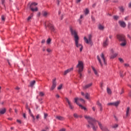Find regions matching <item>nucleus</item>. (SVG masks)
<instances>
[{"instance_id":"obj_9","label":"nucleus","mask_w":131,"mask_h":131,"mask_svg":"<svg viewBox=\"0 0 131 131\" xmlns=\"http://www.w3.org/2000/svg\"><path fill=\"white\" fill-rule=\"evenodd\" d=\"M47 27H49V28L50 29V30H51V31H55V28H54V26H53L52 24H51L50 23H49V22L47 21L46 23H45L46 28H47Z\"/></svg>"},{"instance_id":"obj_39","label":"nucleus","mask_w":131,"mask_h":131,"mask_svg":"<svg viewBox=\"0 0 131 131\" xmlns=\"http://www.w3.org/2000/svg\"><path fill=\"white\" fill-rule=\"evenodd\" d=\"M128 29H130L131 28V23H128V26H127Z\"/></svg>"},{"instance_id":"obj_50","label":"nucleus","mask_w":131,"mask_h":131,"mask_svg":"<svg viewBox=\"0 0 131 131\" xmlns=\"http://www.w3.org/2000/svg\"><path fill=\"white\" fill-rule=\"evenodd\" d=\"M55 97L56 98H57L58 99V98H60V95H59L58 94H56Z\"/></svg>"},{"instance_id":"obj_64","label":"nucleus","mask_w":131,"mask_h":131,"mask_svg":"<svg viewBox=\"0 0 131 131\" xmlns=\"http://www.w3.org/2000/svg\"><path fill=\"white\" fill-rule=\"evenodd\" d=\"M92 7H93V8H95V7H96V4H94L92 5Z\"/></svg>"},{"instance_id":"obj_54","label":"nucleus","mask_w":131,"mask_h":131,"mask_svg":"<svg viewBox=\"0 0 131 131\" xmlns=\"http://www.w3.org/2000/svg\"><path fill=\"white\" fill-rule=\"evenodd\" d=\"M92 109H93V111H96V107L93 106V107H92Z\"/></svg>"},{"instance_id":"obj_19","label":"nucleus","mask_w":131,"mask_h":131,"mask_svg":"<svg viewBox=\"0 0 131 131\" xmlns=\"http://www.w3.org/2000/svg\"><path fill=\"white\" fill-rule=\"evenodd\" d=\"M93 85V83H91L90 84H88L84 86H83V90H86L89 89V88H91V86Z\"/></svg>"},{"instance_id":"obj_21","label":"nucleus","mask_w":131,"mask_h":131,"mask_svg":"<svg viewBox=\"0 0 131 131\" xmlns=\"http://www.w3.org/2000/svg\"><path fill=\"white\" fill-rule=\"evenodd\" d=\"M130 110V108H129V107H127L126 111V116L125 117V118H126V117H127V116H128V113H129Z\"/></svg>"},{"instance_id":"obj_51","label":"nucleus","mask_w":131,"mask_h":131,"mask_svg":"<svg viewBox=\"0 0 131 131\" xmlns=\"http://www.w3.org/2000/svg\"><path fill=\"white\" fill-rule=\"evenodd\" d=\"M45 42H46V40L42 39L41 41V43H45Z\"/></svg>"},{"instance_id":"obj_23","label":"nucleus","mask_w":131,"mask_h":131,"mask_svg":"<svg viewBox=\"0 0 131 131\" xmlns=\"http://www.w3.org/2000/svg\"><path fill=\"white\" fill-rule=\"evenodd\" d=\"M83 71H78V75H79V78H82V74L81 73V72H82Z\"/></svg>"},{"instance_id":"obj_48","label":"nucleus","mask_w":131,"mask_h":131,"mask_svg":"<svg viewBox=\"0 0 131 131\" xmlns=\"http://www.w3.org/2000/svg\"><path fill=\"white\" fill-rule=\"evenodd\" d=\"M128 19V16H126L125 18H124V20H125V21H127Z\"/></svg>"},{"instance_id":"obj_6","label":"nucleus","mask_w":131,"mask_h":131,"mask_svg":"<svg viewBox=\"0 0 131 131\" xmlns=\"http://www.w3.org/2000/svg\"><path fill=\"white\" fill-rule=\"evenodd\" d=\"M76 68H78V71H83L84 64L83 61L79 60L78 61V64L76 67Z\"/></svg>"},{"instance_id":"obj_60","label":"nucleus","mask_w":131,"mask_h":131,"mask_svg":"<svg viewBox=\"0 0 131 131\" xmlns=\"http://www.w3.org/2000/svg\"><path fill=\"white\" fill-rule=\"evenodd\" d=\"M23 117H24V118H26V114H23Z\"/></svg>"},{"instance_id":"obj_13","label":"nucleus","mask_w":131,"mask_h":131,"mask_svg":"<svg viewBox=\"0 0 131 131\" xmlns=\"http://www.w3.org/2000/svg\"><path fill=\"white\" fill-rule=\"evenodd\" d=\"M65 99H66V101L68 103L69 108L71 110H73V108H74V106H73V105H72V103H71V101L70 100H69V99L67 97H66Z\"/></svg>"},{"instance_id":"obj_30","label":"nucleus","mask_w":131,"mask_h":131,"mask_svg":"<svg viewBox=\"0 0 131 131\" xmlns=\"http://www.w3.org/2000/svg\"><path fill=\"white\" fill-rule=\"evenodd\" d=\"M78 100L80 101L83 104H84V103H85V101H84V99L82 98H78Z\"/></svg>"},{"instance_id":"obj_27","label":"nucleus","mask_w":131,"mask_h":131,"mask_svg":"<svg viewBox=\"0 0 131 131\" xmlns=\"http://www.w3.org/2000/svg\"><path fill=\"white\" fill-rule=\"evenodd\" d=\"M92 70L94 71V73H95V75H98V72L97 70H96V69L92 67Z\"/></svg>"},{"instance_id":"obj_59","label":"nucleus","mask_w":131,"mask_h":131,"mask_svg":"<svg viewBox=\"0 0 131 131\" xmlns=\"http://www.w3.org/2000/svg\"><path fill=\"white\" fill-rule=\"evenodd\" d=\"M36 119H38L39 118V115H37L36 117Z\"/></svg>"},{"instance_id":"obj_49","label":"nucleus","mask_w":131,"mask_h":131,"mask_svg":"<svg viewBox=\"0 0 131 131\" xmlns=\"http://www.w3.org/2000/svg\"><path fill=\"white\" fill-rule=\"evenodd\" d=\"M59 131H66V129H65V128H62V129H61L60 130H59Z\"/></svg>"},{"instance_id":"obj_18","label":"nucleus","mask_w":131,"mask_h":131,"mask_svg":"<svg viewBox=\"0 0 131 131\" xmlns=\"http://www.w3.org/2000/svg\"><path fill=\"white\" fill-rule=\"evenodd\" d=\"M55 118L57 119L58 120L63 121L64 120V117L61 116H56L55 117Z\"/></svg>"},{"instance_id":"obj_56","label":"nucleus","mask_w":131,"mask_h":131,"mask_svg":"<svg viewBox=\"0 0 131 131\" xmlns=\"http://www.w3.org/2000/svg\"><path fill=\"white\" fill-rule=\"evenodd\" d=\"M15 90H17V91H19V90H20V88L17 86L15 88Z\"/></svg>"},{"instance_id":"obj_46","label":"nucleus","mask_w":131,"mask_h":131,"mask_svg":"<svg viewBox=\"0 0 131 131\" xmlns=\"http://www.w3.org/2000/svg\"><path fill=\"white\" fill-rule=\"evenodd\" d=\"M47 117H48V115H47V114L45 113L44 114V118L46 119V118H47Z\"/></svg>"},{"instance_id":"obj_31","label":"nucleus","mask_w":131,"mask_h":131,"mask_svg":"<svg viewBox=\"0 0 131 131\" xmlns=\"http://www.w3.org/2000/svg\"><path fill=\"white\" fill-rule=\"evenodd\" d=\"M34 84H35V80H33L30 82V86H33Z\"/></svg>"},{"instance_id":"obj_44","label":"nucleus","mask_w":131,"mask_h":131,"mask_svg":"<svg viewBox=\"0 0 131 131\" xmlns=\"http://www.w3.org/2000/svg\"><path fill=\"white\" fill-rule=\"evenodd\" d=\"M124 66H125V67H129V64L128 63H124Z\"/></svg>"},{"instance_id":"obj_55","label":"nucleus","mask_w":131,"mask_h":131,"mask_svg":"<svg viewBox=\"0 0 131 131\" xmlns=\"http://www.w3.org/2000/svg\"><path fill=\"white\" fill-rule=\"evenodd\" d=\"M100 88L101 89H103V83H100Z\"/></svg>"},{"instance_id":"obj_37","label":"nucleus","mask_w":131,"mask_h":131,"mask_svg":"<svg viewBox=\"0 0 131 131\" xmlns=\"http://www.w3.org/2000/svg\"><path fill=\"white\" fill-rule=\"evenodd\" d=\"M112 127H113V128H116L118 127V124H115L114 125H113Z\"/></svg>"},{"instance_id":"obj_25","label":"nucleus","mask_w":131,"mask_h":131,"mask_svg":"<svg viewBox=\"0 0 131 131\" xmlns=\"http://www.w3.org/2000/svg\"><path fill=\"white\" fill-rule=\"evenodd\" d=\"M117 53H115L111 56V59H114V58H116L117 57Z\"/></svg>"},{"instance_id":"obj_57","label":"nucleus","mask_w":131,"mask_h":131,"mask_svg":"<svg viewBox=\"0 0 131 131\" xmlns=\"http://www.w3.org/2000/svg\"><path fill=\"white\" fill-rule=\"evenodd\" d=\"M81 96H85V94H84V93H83L82 92L81 93Z\"/></svg>"},{"instance_id":"obj_29","label":"nucleus","mask_w":131,"mask_h":131,"mask_svg":"<svg viewBox=\"0 0 131 131\" xmlns=\"http://www.w3.org/2000/svg\"><path fill=\"white\" fill-rule=\"evenodd\" d=\"M6 113V108H3L0 111V114H5Z\"/></svg>"},{"instance_id":"obj_24","label":"nucleus","mask_w":131,"mask_h":131,"mask_svg":"<svg viewBox=\"0 0 131 131\" xmlns=\"http://www.w3.org/2000/svg\"><path fill=\"white\" fill-rule=\"evenodd\" d=\"M90 94H89L88 93H86L85 94V99H86L87 100H90Z\"/></svg>"},{"instance_id":"obj_7","label":"nucleus","mask_w":131,"mask_h":131,"mask_svg":"<svg viewBox=\"0 0 131 131\" xmlns=\"http://www.w3.org/2000/svg\"><path fill=\"white\" fill-rule=\"evenodd\" d=\"M75 40V45L76 48H80V52H82V49H83V47H82V45L80 43H79V38H78L77 39H74Z\"/></svg>"},{"instance_id":"obj_45","label":"nucleus","mask_w":131,"mask_h":131,"mask_svg":"<svg viewBox=\"0 0 131 131\" xmlns=\"http://www.w3.org/2000/svg\"><path fill=\"white\" fill-rule=\"evenodd\" d=\"M97 104L98 105V106H99V107H101L102 106V104L101 103H100L99 102H97Z\"/></svg>"},{"instance_id":"obj_41","label":"nucleus","mask_w":131,"mask_h":131,"mask_svg":"<svg viewBox=\"0 0 131 131\" xmlns=\"http://www.w3.org/2000/svg\"><path fill=\"white\" fill-rule=\"evenodd\" d=\"M74 117L75 118H78L79 116H78V115H77V114H74Z\"/></svg>"},{"instance_id":"obj_63","label":"nucleus","mask_w":131,"mask_h":131,"mask_svg":"<svg viewBox=\"0 0 131 131\" xmlns=\"http://www.w3.org/2000/svg\"><path fill=\"white\" fill-rule=\"evenodd\" d=\"M17 122H18V123H21V121L17 120Z\"/></svg>"},{"instance_id":"obj_4","label":"nucleus","mask_w":131,"mask_h":131,"mask_svg":"<svg viewBox=\"0 0 131 131\" xmlns=\"http://www.w3.org/2000/svg\"><path fill=\"white\" fill-rule=\"evenodd\" d=\"M36 6H37V3L35 2L32 3H30L28 5V8H30L32 12H37V11H38L37 7L34 8Z\"/></svg>"},{"instance_id":"obj_22","label":"nucleus","mask_w":131,"mask_h":131,"mask_svg":"<svg viewBox=\"0 0 131 131\" xmlns=\"http://www.w3.org/2000/svg\"><path fill=\"white\" fill-rule=\"evenodd\" d=\"M98 27L99 30H104V28H105V27L101 24L99 25Z\"/></svg>"},{"instance_id":"obj_28","label":"nucleus","mask_w":131,"mask_h":131,"mask_svg":"<svg viewBox=\"0 0 131 131\" xmlns=\"http://www.w3.org/2000/svg\"><path fill=\"white\" fill-rule=\"evenodd\" d=\"M107 94H108V95H111V94L112 93V92H111V89L107 88Z\"/></svg>"},{"instance_id":"obj_3","label":"nucleus","mask_w":131,"mask_h":131,"mask_svg":"<svg viewBox=\"0 0 131 131\" xmlns=\"http://www.w3.org/2000/svg\"><path fill=\"white\" fill-rule=\"evenodd\" d=\"M117 38L119 41L122 42L120 44L121 47H125L126 46V40L124 35H117Z\"/></svg>"},{"instance_id":"obj_5","label":"nucleus","mask_w":131,"mask_h":131,"mask_svg":"<svg viewBox=\"0 0 131 131\" xmlns=\"http://www.w3.org/2000/svg\"><path fill=\"white\" fill-rule=\"evenodd\" d=\"M70 31L71 32V33L72 35H73L74 37V39H77V38H79V37H78V35H77V32H76V30L74 29V28L72 26L70 27Z\"/></svg>"},{"instance_id":"obj_2","label":"nucleus","mask_w":131,"mask_h":131,"mask_svg":"<svg viewBox=\"0 0 131 131\" xmlns=\"http://www.w3.org/2000/svg\"><path fill=\"white\" fill-rule=\"evenodd\" d=\"M97 58L101 67H103V64H104V65H107V61H106V58H105V55H104V53H102L100 54V56L97 55Z\"/></svg>"},{"instance_id":"obj_53","label":"nucleus","mask_w":131,"mask_h":131,"mask_svg":"<svg viewBox=\"0 0 131 131\" xmlns=\"http://www.w3.org/2000/svg\"><path fill=\"white\" fill-rule=\"evenodd\" d=\"M91 18H92V21H95V17L94 16H92Z\"/></svg>"},{"instance_id":"obj_20","label":"nucleus","mask_w":131,"mask_h":131,"mask_svg":"<svg viewBox=\"0 0 131 131\" xmlns=\"http://www.w3.org/2000/svg\"><path fill=\"white\" fill-rule=\"evenodd\" d=\"M28 110H29V113L30 115L33 118V121H34L35 120V118L34 117V116H33L32 113H31V110H30V108H28Z\"/></svg>"},{"instance_id":"obj_8","label":"nucleus","mask_w":131,"mask_h":131,"mask_svg":"<svg viewBox=\"0 0 131 131\" xmlns=\"http://www.w3.org/2000/svg\"><path fill=\"white\" fill-rule=\"evenodd\" d=\"M84 40L86 43L92 45V35H88V39L86 38V37H84Z\"/></svg>"},{"instance_id":"obj_15","label":"nucleus","mask_w":131,"mask_h":131,"mask_svg":"<svg viewBox=\"0 0 131 131\" xmlns=\"http://www.w3.org/2000/svg\"><path fill=\"white\" fill-rule=\"evenodd\" d=\"M119 24L122 28H125V27H126V24H125V23L123 21L119 20Z\"/></svg>"},{"instance_id":"obj_26","label":"nucleus","mask_w":131,"mask_h":131,"mask_svg":"<svg viewBox=\"0 0 131 131\" xmlns=\"http://www.w3.org/2000/svg\"><path fill=\"white\" fill-rule=\"evenodd\" d=\"M42 15H43V17H47V16H48V15H49V13H48V12H47V11H43Z\"/></svg>"},{"instance_id":"obj_14","label":"nucleus","mask_w":131,"mask_h":131,"mask_svg":"<svg viewBox=\"0 0 131 131\" xmlns=\"http://www.w3.org/2000/svg\"><path fill=\"white\" fill-rule=\"evenodd\" d=\"M98 125H99V127L101 129V130L109 131V129H108V128H107L106 126H103V125H102V124H101V123L98 122Z\"/></svg>"},{"instance_id":"obj_33","label":"nucleus","mask_w":131,"mask_h":131,"mask_svg":"<svg viewBox=\"0 0 131 131\" xmlns=\"http://www.w3.org/2000/svg\"><path fill=\"white\" fill-rule=\"evenodd\" d=\"M85 14V15H88V14H89V13H90V10H89V9L88 8H86L84 11Z\"/></svg>"},{"instance_id":"obj_32","label":"nucleus","mask_w":131,"mask_h":131,"mask_svg":"<svg viewBox=\"0 0 131 131\" xmlns=\"http://www.w3.org/2000/svg\"><path fill=\"white\" fill-rule=\"evenodd\" d=\"M1 19H2V21H3V22H5V21L6 20V17L5 16V15H2Z\"/></svg>"},{"instance_id":"obj_52","label":"nucleus","mask_w":131,"mask_h":131,"mask_svg":"<svg viewBox=\"0 0 131 131\" xmlns=\"http://www.w3.org/2000/svg\"><path fill=\"white\" fill-rule=\"evenodd\" d=\"M100 111H103V107L102 106H100Z\"/></svg>"},{"instance_id":"obj_58","label":"nucleus","mask_w":131,"mask_h":131,"mask_svg":"<svg viewBox=\"0 0 131 131\" xmlns=\"http://www.w3.org/2000/svg\"><path fill=\"white\" fill-rule=\"evenodd\" d=\"M2 5H4V4H5V0H2Z\"/></svg>"},{"instance_id":"obj_12","label":"nucleus","mask_w":131,"mask_h":131,"mask_svg":"<svg viewBox=\"0 0 131 131\" xmlns=\"http://www.w3.org/2000/svg\"><path fill=\"white\" fill-rule=\"evenodd\" d=\"M119 104H120V101H118L115 102H111V103H107V105L108 106H115V107H117V106H118V105H119Z\"/></svg>"},{"instance_id":"obj_36","label":"nucleus","mask_w":131,"mask_h":131,"mask_svg":"<svg viewBox=\"0 0 131 131\" xmlns=\"http://www.w3.org/2000/svg\"><path fill=\"white\" fill-rule=\"evenodd\" d=\"M114 19L115 20H118L119 19V16H118L117 15H115V16H114Z\"/></svg>"},{"instance_id":"obj_43","label":"nucleus","mask_w":131,"mask_h":131,"mask_svg":"<svg viewBox=\"0 0 131 131\" xmlns=\"http://www.w3.org/2000/svg\"><path fill=\"white\" fill-rule=\"evenodd\" d=\"M47 42L48 44L51 43V38H48L47 41Z\"/></svg>"},{"instance_id":"obj_10","label":"nucleus","mask_w":131,"mask_h":131,"mask_svg":"<svg viewBox=\"0 0 131 131\" xmlns=\"http://www.w3.org/2000/svg\"><path fill=\"white\" fill-rule=\"evenodd\" d=\"M77 101H78V98L77 97L75 98V103H76L77 105H78V106H79V107H80V108H81V109H82L83 110H84V111L86 110V108L82 106V105L79 104V102H78Z\"/></svg>"},{"instance_id":"obj_61","label":"nucleus","mask_w":131,"mask_h":131,"mask_svg":"<svg viewBox=\"0 0 131 131\" xmlns=\"http://www.w3.org/2000/svg\"><path fill=\"white\" fill-rule=\"evenodd\" d=\"M123 93H124V91H123V90H122L120 94V95H122V94H123Z\"/></svg>"},{"instance_id":"obj_38","label":"nucleus","mask_w":131,"mask_h":131,"mask_svg":"<svg viewBox=\"0 0 131 131\" xmlns=\"http://www.w3.org/2000/svg\"><path fill=\"white\" fill-rule=\"evenodd\" d=\"M33 16V14H31L30 16L28 17V21H29L31 18Z\"/></svg>"},{"instance_id":"obj_42","label":"nucleus","mask_w":131,"mask_h":131,"mask_svg":"<svg viewBox=\"0 0 131 131\" xmlns=\"http://www.w3.org/2000/svg\"><path fill=\"white\" fill-rule=\"evenodd\" d=\"M119 61H120V62L121 63H123V62H124L123 59L122 58H119Z\"/></svg>"},{"instance_id":"obj_34","label":"nucleus","mask_w":131,"mask_h":131,"mask_svg":"<svg viewBox=\"0 0 131 131\" xmlns=\"http://www.w3.org/2000/svg\"><path fill=\"white\" fill-rule=\"evenodd\" d=\"M39 96H40V97H43V96H45V93L42 92H40L39 93Z\"/></svg>"},{"instance_id":"obj_35","label":"nucleus","mask_w":131,"mask_h":131,"mask_svg":"<svg viewBox=\"0 0 131 131\" xmlns=\"http://www.w3.org/2000/svg\"><path fill=\"white\" fill-rule=\"evenodd\" d=\"M119 9L120 12H124V8H123V7H120Z\"/></svg>"},{"instance_id":"obj_1","label":"nucleus","mask_w":131,"mask_h":131,"mask_svg":"<svg viewBox=\"0 0 131 131\" xmlns=\"http://www.w3.org/2000/svg\"><path fill=\"white\" fill-rule=\"evenodd\" d=\"M84 117L86 119L89 123V124L87 125V127L90 128L91 127L93 130H97L98 129L97 122H98V121H97L94 118H92V117L90 116H84Z\"/></svg>"},{"instance_id":"obj_47","label":"nucleus","mask_w":131,"mask_h":131,"mask_svg":"<svg viewBox=\"0 0 131 131\" xmlns=\"http://www.w3.org/2000/svg\"><path fill=\"white\" fill-rule=\"evenodd\" d=\"M47 51L48 53H51V52H52V50H51L50 49H47Z\"/></svg>"},{"instance_id":"obj_17","label":"nucleus","mask_w":131,"mask_h":131,"mask_svg":"<svg viewBox=\"0 0 131 131\" xmlns=\"http://www.w3.org/2000/svg\"><path fill=\"white\" fill-rule=\"evenodd\" d=\"M109 43V40L108 38H106V40L103 42V47H106L108 46V43Z\"/></svg>"},{"instance_id":"obj_11","label":"nucleus","mask_w":131,"mask_h":131,"mask_svg":"<svg viewBox=\"0 0 131 131\" xmlns=\"http://www.w3.org/2000/svg\"><path fill=\"white\" fill-rule=\"evenodd\" d=\"M56 86H57V82L56 81V78H55L52 80V86L50 89V91H53V90H55Z\"/></svg>"},{"instance_id":"obj_62","label":"nucleus","mask_w":131,"mask_h":131,"mask_svg":"<svg viewBox=\"0 0 131 131\" xmlns=\"http://www.w3.org/2000/svg\"><path fill=\"white\" fill-rule=\"evenodd\" d=\"M81 1V0H77L76 1V3H80V2Z\"/></svg>"},{"instance_id":"obj_16","label":"nucleus","mask_w":131,"mask_h":131,"mask_svg":"<svg viewBox=\"0 0 131 131\" xmlns=\"http://www.w3.org/2000/svg\"><path fill=\"white\" fill-rule=\"evenodd\" d=\"M71 71H73V68H71L66 70L64 73V75H66V74L69 73V72H71Z\"/></svg>"},{"instance_id":"obj_40","label":"nucleus","mask_w":131,"mask_h":131,"mask_svg":"<svg viewBox=\"0 0 131 131\" xmlns=\"http://www.w3.org/2000/svg\"><path fill=\"white\" fill-rule=\"evenodd\" d=\"M62 86H63V84H60L57 88V90H61V89H62Z\"/></svg>"}]
</instances>
